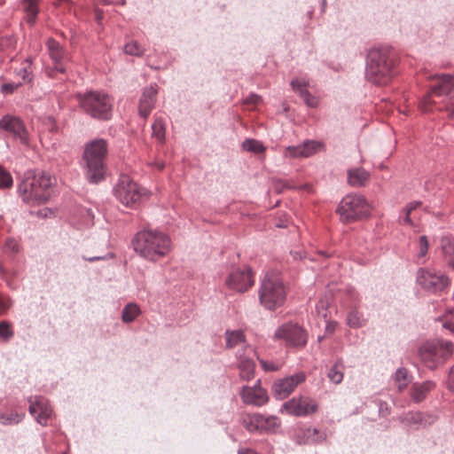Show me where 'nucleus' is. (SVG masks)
Segmentation results:
<instances>
[{
    "label": "nucleus",
    "instance_id": "nucleus-55",
    "mask_svg": "<svg viewBox=\"0 0 454 454\" xmlns=\"http://www.w3.org/2000/svg\"><path fill=\"white\" fill-rule=\"evenodd\" d=\"M149 166H151L152 168H156L159 171H161L165 168V162L163 160H161L156 159V160H153L150 161L149 162Z\"/></svg>",
    "mask_w": 454,
    "mask_h": 454
},
{
    "label": "nucleus",
    "instance_id": "nucleus-61",
    "mask_svg": "<svg viewBox=\"0 0 454 454\" xmlns=\"http://www.w3.org/2000/svg\"><path fill=\"white\" fill-rule=\"evenodd\" d=\"M238 454H259L251 449H239Z\"/></svg>",
    "mask_w": 454,
    "mask_h": 454
},
{
    "label": "nucleus",
    "instance_id": "nucleus-14",
    "mask_svg": "<svg viewBox=\"0 0 454 454\" xmlns=\"http://www.w3.org/2000/svg\"><path fill=\"white\" fill-rule=\"evenodd\" d=\"M317 410L318 403L309 396L303 395L293 397L285 402L280 408L281 412L295 417H307L316 413Z\"/></svg>",
    "mask_w": 454,
    "mask_h": 454
},
{
    "label": "nucleus",
    "instance_id": "nucleus-21",
    "mask_svg": "<svg viewBox=\"0 0 454 454\" xmlns=\"http://www.w3.org/2000/svg\"><path fill=\"white\" fill-rule=\"evenodd\" d=\"M254 352L252 346H246L244 349H239L236 353L239 377L242 380L249 381L254 377L255 364L251 356Z\"/></svg>",
    "mask_w": 454,
    "mask_h": 454
},
{
    "label": "nucleus",
    "instance_id": "nucleus-31",
    "mask_svg": "<svg viewBox=\"0 0 454 454\" xmlns=\"http://www.w3.org/2000/svg\"><path fill=\"white\" fill-rule=\"evenodd\" d=\"M225 339H226V348H233L234 347L238 346L239 344H241V348L244 349L246 346H248L245 343V336L242 331L236 330V331H230L227 330L225 332Z\"/></svg>",
    "mask_w": 454,
    "mask_h": 454
},
{
    "label": "nucleus",
    "instance_id": "nucleus-43",
    "mask_svg": "<svg viewBox=\"0 0 454 454\" xmlns=\"http://www.w3.org/2000/svg\"><path fill=\"white\" fill-rule=\"evenodd\" d=\"M291 86L294 92L301 94L302 90H308L309 80L306 77L296 78L291 81Z\"/></svg>",
    "mask_w": 454,
    "mask_h": 454
},
{
    "label": "nucleus",
    "instance_id": "nucleus-60",
    "mask_svg": "<svg viewBox=\"0 0 454 454\" xmlns=\"http://www.w3.org/2000/svg\"><path fill=\"white\" fill-rule=\"evenodd\" d=\"M421 206H422V202L416 200V201H411L409 204H407V206L404 208L413 212L414 210H416L417 208H419Z\"/></svg>",
    "mask_w": 454,
    "mask_h": 454
},
{
    "label": "nucleus",
    "instance_id": "nucleus-18",
    "mask_svg": "<svg viewBox=\"0 0 454 454\" xmlns=\"http://www.w3.org/2000/svg\"><path fill=\"white\" fill-rule=\"evenodd\" d=\"M46 45L50 58L53 62V67L46 69L47 75L55 77L57 73L64 74L66 72L64 60L67 58L64 47L53 38H49Z\"/></svg>",
    "mask_w": 454,
    "mask_h": 454
},
{
    "label": "nucleus",
    "instance_id": "nucleus-23",
    "mask_svg": "<svg viewBox=\"0 0 454 454\" xmlns=\"http://www.w3.org/2000/svg\"><path fill=\"white\" fill-rule=\"evenodd\" d=\"M326 434L317 428L310 427L300 428L294 434V441L300 445L310 442H322L325 440Z\"/></svg>",
    "mask_w": 454,
    "mask_h": 454
},
{
    "label": "nucleus",
    "instance_id": "nucleus-37",
    "mask_svg": "<svg viewBox=\"0 0 454 454\" xmlns=\"http://www.w3.org/2000/svg\"><path fill=\"white\" fill-rule=\"evenodd\" d=\"M412 376L404 367L398 368L394 375V380L400 391H403L411 381Z\"/></svg>",
    "mask_w": 454,
    "mask_h": 454
},
{
    "label": "nucleus",
    "instance_id": "nucleus-15",
    "mask_svg": "<svg viewBox=\"0 0 454 454\" xmlns=\"http://www.w3.org/2000/svg\"><path fill=\"white\" fill-rule=\"evenodd\" d=\"M305 380L306 373L304 372H298L291 376L276 380L272 385L274 397L279 400L287 398Z\"/></svg>",
    "mask_w": 454,
    "mask_h": 454
},
{
    "label": "nucleus",
    "instance_id": "nucleus-42",
    "mask_svg": "<svg viewBox=\"0 0 454 454\" xmlns=\"http://www.w3.org/2000/svg\"><path fill=\"white\" fill-rule=\"evenodd\" d=\"M13 184V179L9 171L0 166V189H9Z\"/></svg>",
    "mask_w": 454,
    "mask_h": 454
},
{
    "label": "nucleus",
    "instance_id": "nucleus-53",
    "mask_svg": "<svg viewBox=\"0 0 454 454\" xmlns=\"http://www.w3.org/2000/svg\"><path fill=\"white\" fill-rule=\"evenodd\" d=\"M439 320L442 323V328L450 331V333H454V319H449L448 317H440Z\"/></svg>",
    "mask_w": 454,
    "mask_h": 454
},
{
    "label": "nucleus",
    "instance_id": "nucleus-52",
    "mask_svg": "<svg viewBox=\"0 0 454 454\" xmlns=\"http://www.w3.org/2000/svg\"><path fill=\"white\" fill-rule=\"evenodd\" d=\"M261 101H262V98L259 95L254 94V93L249 94L243 99V102L246 105H254L255 106V105L259 104Z\"/></svg>",
    "mask_w": 454,
    "mask_h": 454
},
{
    "label": "nucleus",
    "instance_id": "nucleus-4",
    "mask_svg": "<svg viewBox=\"0 0 454 454\" xmlns=\"http://www.w3.org/2000/svg\"><path fill=\"white\" fill-rule=\"evenodd\" d=\"M108 154V143L104 138H95L84 145L82 153V169L86 180L98 184L106 179Z\"/></svg>",
    "mask_w": 454,
    "mask_h": 454
},
{
    "label": "nucleus",
    "instance_id": "nucleus-36",
    "mask_svg": "<svg viewBox=\"0 0 454 454\" xmlns=\"http://www.w3.org/2000/svg\"><path fill=\"white\" fill-rule=\"evenodd\" d=\"M39 1L40 0H23L22 6L24 12L27 16V22L33 25L39 12Z\"/></svg>",
    "mask_w": 454,
    "mask_h": 454
},
{
    "label": "nucleus",
    "instance_id": "nucleus-63",
    "mask_svg": "<svg viewBox=\"0 0 454 454\" xmlns=\"http://www.w3.org/2000/svg\"><path fill=\"white\" fill-rule=\"evenodd\" d=\"M276 227H278V228H286L287 227V223L286 222L280 221V222L276 223Z\"/></svg>",
    "mask_w": 454,
    "mask_h": 454
},
{
    "label": "nucleus",
    "instance_id": "nucleus-57",
    "mask_svg": "<svg viewBox=\"0 0 454 454\" xmlns=\"http://www.w3.org/2000/svg\"><path fill=\"white\" fill-rule=\"evenodd\" d=\"M379 412L381 416H387L389 413L387 403L386 402H379Z\"/></svg>",
    "mask_w": 454,
    "mask_h": 454
},
{
    "label": "nucleus",
    "instance_id": "nucleus-27",
    "mask_svg": "<svg viewBox=\"0 0 454 454\" xmlns=\"http://www.w3.org/2000/svg\"><path fill=\"white\" fill-rule=\"evenodd\" d=\"M369 178L370 173L363 168H355L348 170V182L351 186H364Z\"/></svg>",
    "mask_w": 454,
    "mask_h": 454
},
{
    "label": "nucleus",
    "instance_id": "nucleus-19",
    "mask_svg": "<svg viewBox=\"0 0 454 454\" xmlns=\"http://www.w3.org/2000/svg\"><path fill=\"white\" fill-rule=\"evenodd\" d=\"M28 411L31 416H33L38 424L46 427L53 414L49 401L43 396H31L28 398Z\"/></svg>",
    "mask_w": 454,
    "mask_h": 454
},
{
    "label": "nucleus",
    "instance_id": "nucleus-7",
    "mask_svg": "<svg viewBox=\"0 0 454 454\" xmlns=\"http://www.w3.org/2000/svg\"><path fill=\"white\" fill-rule=\"evenodd\" d=\"M286 286L282 278L269 272L262 280L258 295L261 305L268 310H275L284 305L286 298Z\"/></svg>",
    "mask_w": 454,
    "mask_h": 454
},
{
    "label": "nucleus",
    "instance_id": "nucleus-3",
    "mask_svg": "<svg viewBox=\"0 0 454 454\" xmlns=\"http://www.w3.org/2000/svg\"><path fill=\"white\" fill-rule=\"evenodd\" d=\"M54 181L55 179L46 171L28 169L18 184V196L23 203L31 207L45 204L51 197Z\"/></svg>",
    "mask_w": 454,
    "mask_h": 454
},
{
    "label": "nucleus",
    "instance_id": "nucleus-62",
    "mask_svg": "<svg viewBox=\"0 0 454 454\" xmlns=\"http://www.w3.org/2000/svg\"><path fill=\"white\" fill-rule=\"evenodd\" d=\"M335 330V325L333 323H328L325 326V332L328 333H333Z\"/></svg>",
    "mask_w": 454,
    "mask_h": 454
},
{
    "label": "nucleus",
    "instance_id": "nucleus-34",
    "mask_svg": "<svg viewBox=\"0 0 454 454\" xmlns=\"http://www.w3.org/2000/svg\"><path fill=\"white\" fill-rule=\"evenodd\" d=\"M141 314V309L137 304L134 302H129L126 304L121 311V320L125 324H129L135 321V319Z\"/></svg>",
    "mask_w": 454,
    "mask_h": 454
},
{
    "label": "nucleus",
    "instance_id": "nucleus-41",
    "mask_svg": "<svg viewBox=\"0 0 454 454\" xmlns=\"http://www.w3.org/2000/svg\"><path fill=\"white\" fill-rule=\"evenodd\" d=\"M243 426L249 432H259L258 413H250L243 418Z\"/></svg>",
    "mask_w": 454,
    "mask_h": 454
},
{
    "label": "nucleus",
    "instance_id": "nucleus-54",
    "mask_svg": "<svg viewBox=\"0 0 454 454\" xmlns=\"http://www.w3.org/2000/svg\"><path fill=\"white\" fill-rule=\"evenodd\" d=\"M35 215L40 218H46V217L51 216L53 215V211H52V209H51L49 207H45V208L37 210Z\"/></svg>",
    "mask_w": 454,
    "mask_h": 454
},
{
    "label": "nucleus",
    "instance_id": "nucleus-1",
    "mask_svg": "<svg viewBox=\"0 0 454 454\" xmlns=\"http://www.w3.org/2000/svg\"><path fill=\"white\" fill-rule=\"evenodd\" d=\"M399 72V58L390 46L381 45L368 51L365 61V78L378 86L391 82Z\"/></svg>",
    "mask_w": 454,
    "mask_h": 454
},
{
    "label": "nucleus",
    "instance_id": "nucleus-10",
    "mask_svg": "<svg viewBox=\"0 0 454 454\" xmlns=\"http://www.w3.org/2000/svg\"><path fill=\"white\" fill-rule=\"evenodd\" d=\"M115 198L126 207H135L148 196V191L132 181L129 176H122L114 188Z\"/></svg>",
    "mask_w": 454,
    "mask_h": 454
},
{
    "label": "nucleus",
    "instance_id": "nucleus-13",
    "mask_svg": "<svg viewBox=\"0 0 454 454\" xmlns=\"http://www.w3.org/2000/svg\"><path fill=\"white\" fill-rule=\"evenodd\" d=\"M274 338L284 340L287 347L301 348L307 344L308 333L300 325L288 322L276 329Z\"/></svg>",
    "mask_w": 454,
    "mask_h": 454
},
{
    "label": "nucleus",
    "instance_id": "nucleus-29",
    "mask_svg": "<svg viewBox=\"0 0 454 454\" xmlns=\"http://www.w3.org/2000/svg\"><path fill=\"white\" fill-rule=\"evenodd\" d=\"M441 249L445 263L454 270V240L448 237L442 238Z\"/></svg>",
    "mask_w": 454,
    "mask_h": 454
},
{
    "label": "nucleus",
    "instance_id": "nucleus-24",
    "mask_svg": "<svg viewBox=\"0 0 454 454\" xmlns=\"http://www.w3.org/2000/svg\"><path fill=\"white\" fill-rule=\"evenodd\" d=\"M399 419L403 424L419 427L432 425L436 420V417L420 411H409L400 416Z\"/></svg>",
    "mask_w": 454,
    "mask_h": 454
},
{
    "label": "nucleus",
    "instance_id": "nucleus-40",
    "mask_svg": "<svg viewBox=\"0 0 454 454\" xmlns=\"http://www.w3.org/2000/svg\"><path fill=\"white\" fill-rule=\"evenodd\" d=\"M359 301V294L356 292V290L351 286H348L346 288L345 297L342 301L343 304L348 308L355 306V304L356 306H358Z\"/></svg>",
    "mask_w": 454,
    "mask_h": 454
},
{
    "label": "nucleus",
    "instance_id": "nucleus-20",
    "mask_svg": "<svg viewBox=\"0 0 454 454\" xmlns=\"http://www.w3.org/2000/svg\"><path fill=\"white\" fill-rule=\"evenodd\" d=\"M240 398L245 404L253 406H262L269 401V395L261 386V380H257L252 387L243 386L239 392Z\"/></svg>",
    "mask_w": 454,
    "mask_h": 454
},
{
    "label": "nucleus",
    "instance_id": "nucleus-5",
    "mask_svg": "<svg viewBox=\"0 0 454 454\" xmlns=\"http://www.w3.org/2000/svg\"><path fill=\"white\" fill-rule=\"evenodd\" d=\"M132 245L135 252L141 257L155 262L168 254L171 241L162 231L142 230L135 235Z\"/></svg>",
    "mask_w": 454,
    "mask_h": 454
},
{
    "label": "nucleus",
    "instance_id": "nucleus-17",
    "mask_svg": "<svg viewBox=\"0 0 454 454\" xmlns=\"http://www.w3.org/2000/svg\"><path fill=\"white\" fill-rule=\"evenodd\" d=\"M325 146L322 141L307 139L297 145H288L285 149L284 156L286 158H309L319 152L325 151Z\"/></svg>",
    "mask_w": 454,
    "mask_h": 454
},
{
    "label": "nucleus",
    "instance_id": "nucleus-35",
    "mask_svg": "<svg viewBox=\"0 0 454 454\" xmlns=\"http://www.w3.org/2000/svg\"><path fill=\"white\" fill-rule=\"evenodd\" d=\"M242 150L254 154H262L266 151V146L260 140L246 138L241 144Z\"/></svg>",
    "mask_w": 454,
    "mask_h": 454
},
{
    "label": "nucleus",
    "instance_id": "nucleus-45",
    "mask_svg": "<svg viewBox=\"0 0 454 454\" xmlns=\"http://www.w3.org/2000/svg\"><path fill=\"white\" fill-rule=\"evenodd\" d=\"M299 96L309 107L316 108L319 104L317 98L313 96L309 90L301 91Z\"/></svg>",
    "mask_w": 454,
    "mask_h": 454
},
{
    "label": "nucleus",
    "instance_id": "nucleus-2",
    "mask_svg": "<svg viewBox=\"0 0 454 454\" xmlns=\"http://www.w3.org/2000/svg\"><path fill=\"white\" fill-rule=\"evenodd\" d=\"M429 91L424 96L419 106L424 112L437 110L454 119V75L435 74L430 76Z\"/></svg>",
    "mask_w": 454,
    "mask_h": 454
},
{
    "label": "nucleus",
    "instance_id": "nucleus-9",
    "mask_svg": "<svg viewBox=\"0 0 454 454\" xmlns=\"http://www.w3.org/2000/svg\"><path fill=\"white\" fill-rule=\"evenodd\" d=\"M337 213L343 223L356 222L369 215L370 206L363 195L349 193L340 200Z\"/></svg>",
    "mask_w": 454,
    "mask_h": 454
},
{
    "label": "nucleus",
    "instance_id": "nucleus-49",
    "mask_svg": "<svg viewBox=\"0 0 454 454\" xmlns=\"http://www.w3.org/2000/svg\"><path fill=\"white\" fill-rule=\"evenodd\" d=\"M21 85L20 82H6L1 86V91L4 94H12Z\"/></svg>",
    "mask_w": 454,
    "mask_h": 454
},
{
    "label": "nucleus",
    "instance_id": "nucleus-64",
    "mask_svg": "<svg viewBox=\"0 0 454 454\" xmlns=\"http://www.w3.org/2000/svg\"><path fill=\"white\" fill-rule=\"evenodd\" d=\"M85 212L88 217H90V219L94 217L93 211L90 208L85 209Z\"/></svg>",
    "mask_w": 454,
    "mask_h": 454
},
{
    "label": "nucleus",
    "instance_id": "nucleus-26",
    "mask_svg": "<svg viewBox=\"0 0 454 454\" xmlns=\"http://www.w3.org/2000/svg\"><path fill=\"white\" fill-rule=\"evenodd\" d=\"M259 432L274 434L281 426L279 418L274 415H263L258 413Z\"/></svg>",
    "mask_w": 454,
    "mask_h": 454
},
{
    "label": "nucleus",
    "instance_id": "nucleus-51",
    "mask_svg": "<svg viewBox=\"0 0 454 454\" xmlns=\"http://www.w3.org/2000/svg\"><path fill=\"white\" fill-rule=\"evenodd\" d=\"M11 298L0 294V314H4L12 306Z\"/></svg>",
    "mask_w": 454,
    "mask_h": 454
},
{
    "label": "nucleus",
    "instance_id": "nucleus-59",
    "mask_svg": "<svg viewBox=\"0 0 454 454\" xmlns=\"http://www.w3.org/2000/svg\"><path fill=\"white\" fill-rule=\"evenodd\" d=\"M291 186L287 184L286 181L284 180H278L276 183V189L278 192H282L283 189H290Z\"/></svg>",
    "mask_w": 454,
    "mask_h": 454
},
{
    "label": "nucleus",
    "instance_id": "nucleus-28",
    "mask_svg": "<svg viewBox=\"0 0 454 454\" xmlns=\"http://www.w3.org/2000/svg\"><path fill=\"white\" fill-rule=\"evenodd\" d=\"M350 309L347 316V325L354 329L361 328L367 324L363 312L359 311L357 306L348 307Z\"/></svg>",
    "mask_w": 454,
    "mask_h": 454
},
{
    "label": "nucleus",
    "instance_id": "nucleus-46",
    "mask_svg": "<svg viewBox=\"0 0 454 454\" xmlns=\"http://www.w3.org/2000/svg\"><path fill=\"white\" fill-rule=\"evenodd\" d=\"M13 336L11 324L7 321L0 322V338L4 340H9Z\"/></svg>",
    "mask_w": 454,
    "mask_h": 454
},
{
    "label": "nucleus",
    "instance_id": "nucleus-48",
    "mask_svg": "<svg viewBox=\"0 0 454 454\" xmlns=\"http://www.w3.org/2000/svg\"><path fill=\"white\" fill-rule=\"evenodd\" d=\"M4 248L8 252L16 254L20 251V245L16 239L10 238V239H6L5 244H4Z\"/></svg>",
    "mask_w": 454,
    "mask_h": 454
},
{
    "label": "nucleus",
    "instance_id": "nucleus-50",
    "mask_svg": "<svg viewBox=\"0 0 454 454\" xmlns=\"http://www.w3.org/2000/svg\"><path fill=\"white\" fill-rule=\"evenodd\" d=\"M114 257V254L107 253V254H106L104 255H97V256H85V255H83L82 258L83 261L90 262H98V261H106V260H108V259H112Z\"/></svg>",
    "mask_w": 454,
    "mask_h": 454
},
{
    "label": "nucleus",
    "instance_id": "nucleus-33",
    "mask_svg": "<svg viewBox=\"0 0 454 454\" xmlns=\"http://www.w3.org/2000/svg\"><path fill=\"white\" fill-rule=\"evenodd\" d=\"M152 136L160 144H163L166 140V123L162 117H155L152 124Z\"/></svg>",
    "mask_w": 454,
    "mask_h": 454
},
{
    "label": "nucleus",
    "instance_id": "nucleus-12",
    "mask_svg": "<svg viewBox=\"0 0 454 454\" xmlns=\"http://www.w3.org/2000/svg\"><path fill=\"white\" fill-rule=\"evenodd\" d=\"M416 281L422 289L434 294L442 293L450 285L447 275L429 268H419L417 271Z\"/></svg>",
    "mask_w": 454,
    "mask_h": 454
},
{
    "label": "nucleus",
    "instance_id": "nucleus-44",
    "mask_svg": "<svg viewBox=\"0 0 454 454\" xmlns=\"http://www.w3.org/2000/svg\"><path fill=\"white\" fill-rule=\"evenodd\" d=\"M258 361L262 368V370L266 372H277L282 367V363L275 362L271 360H265L258 357Z\"/></svg>",
    "mask_w": 454,
    "mask_h": 454
},
{
    "label": "nucleus",
    "instance_id": "nucleus-58",
    "mask_svg": "<svg viewBox=\"0 0 454 454\" xmlns=\"http://www.w3.org/2000/svg\"><path fill=\"white\" fill-rule=\"evenodd\" d=\"M448 388L454 390V365L451 367L448 377Z\"/></svg>",
    "mask_w": 454,
    "mask_h": 454
},
{
    "label": "nucleus",
    "instance_id": "nucleus-6",
    "mask_svg": "<svg viewBox=\"0 0 454 454\" xmlns=\"http://www.w3.org/2000/svg\"><path fill=\"white\" fill-rule=\"evenodd\" d=\"M82 111L98 121H108L112 117L113 100L102 90H87L76 95Z\"/></svg>",
    "mask_w": 454,
    "mask_h": 454
},
{
    "label": "nucleus",
    "instance_id": "nucleus-16",
    "mask_svg": "<svg viewBox=\"0 0 454 454\" xmlns=\"http://www.w3.org/2000/svg\"><path fill=\"white\" fill-rule=\"evenodd\" d=\"M225 285L239 293L247 291L254 285L252 270L249 267L232 270L225 279Z\"/></svg>",
    "mask_w": 454,
    "mask_h": 454
},
{
    "label": "nucleus",
    "instance_id": "nucleus-38",
    "mask_svg": "<svg viewBox=\"0 0 454 454\" xmlns=\"http://www.w3.org/2000/svg\"><path fill=\"white\" fill-rule=\"evenodd\" d=\"M125 54L132 57H143L145 52V49L136 40H130L127 42L123 47Z\"/></svg>",
    "mask_w": 454,
    "mask_h": 454
},
{
    "label": "nucleus",
    "instance_id": "nucleus-30",
    "mask_svg": "<svg viewBox=\"0 0 454 454\" xmlns=\"http://www.w3.org/2000/svg\"><path fill=\"white\" fill-rule=\"evenodd\" d=\"M344 377V364L342 358H338L328 369L327 378L333 384H340Z\"/></svg>",
    "mask_w": 454,
    "mask_h": 454
},
{
    "label": "nucleus",
    "instance_id": "nucleus-22",
    "mask_svg": "<svg viewBox=\"0 0 454 454\" xmlns=\"http://www.w3.org/2000/svg\"><path fill=\"white\" fill-rule=\"evenodd\" d=\"M158 94V85L152 83L144 88L138 103V114L143 119H146L155 106Z\"/></svg>",
    "mask_w": 454,
    "mask_h": 454
},
{
    "label": "nucleus",
    "instance_id": "nucleus-32",
    "mask_svg": "<svg viewBox=\"0 0 454 454\" xmlns=\"http://www.w3.org/2000/svg\"><path fill=\"white\" fill-rule=\"evenodd\" d=\"M417 253H416V262L419 264H423L427 261V255L429 249V241L426 235H422L419 237L417 242Z\"/></svg>",
    "mask_w": 454,
    "mask_h": 454
},
{
    "label": "nucleus",
    "instance_id": "nucleus-47",
    "mask_svg": "<svg viewBox=\"0 0 454 454\" xmlns=\"http://www.w3.org/2000/svg\"><path fill=\"white\" fill-rule=\"evenodd\" d=\"M16 74L24 82H30L33 80V74L28 67H21Z\"/></svg>",
    "mask_w": 454,
    "mask_h": 454
},
{
    "label": "nucleus",
    "instance_id": "nucleus-11",
    "mask_svg": "<svg viewBox=\"0 0 454 454\" xmlns=\"http://www.w3.org/2000/svg\"><path fill=\"white\" fill-rule=\"evenodd\" d=\"M0 134L5 139H12L23 145L29 144V133L25 122L14 114H4L0 119Z\"/></svg>",
    "mask_w": 454,
    "mask_h": 454
},
{
    "label": "nucleus",
    "instance_id": "nucleus-25",
    "mask_svg": "<svg viewBox=\"0 0 454 454\" xmlns=\"http://www.w3.org/2000/svg\"><path fill=\"white\" fill-rule=\"evenodd\" d=\"M435 387V383L432 380H426L424 382L414 383L410 391L411 400L419 403L426 399L427 394Z\"/></svg>",
    "mask_w": 454,
    "mask_h": 454
},
{
    "label": "nucleus",
    "instance_id": "nucleus-39",
    "mask_svg": "<svg viewBox=\"0 0 454 454\" xmlns=\"http://www.w3.org/2000/svg\"><path fill=\"white\" fill-rule=\"evenodd\" d=\"M24 417V413L12 411L9 414H5L0 411V424L3 426L17 425L23 420Z\"/></svg>",
    "mask_w": 454,
    "mask_h": 454
},
{
    "label": "nucleus",
    "instance_id": "nucleus-56",
    "mask_svg": "<svg viewBox=\"0 0 454 454\" xmlns=\"http://www.w3.org/2000/svg\"><path fill=\"white\" fill-rule=\"evenodd\" d=\"M404 215H403V222L404 223L408 224V225H413V221L411 219V214L412 212L406 209V208H403V212H402Z\"/></svg>",
    "mask_w": 454,
    "mask_h": 454
},
{
    "label": "nucleus",
    "instance_id": "nucleus-8",
    "mask_svg": "<svg viewBox=\"0 0 454 454\" xmlns=\"http://www.w3.org/2000/svg\"><path fill=\"white\" fill-rule=\"evenodd\" d=\"M453 349L450 340L435 339L423 342L418 348V356L426 367L434 370L452 355Z\"/></svg>",
    "mask_w": 454,
    "mask_h": 454
}]
</instances>
